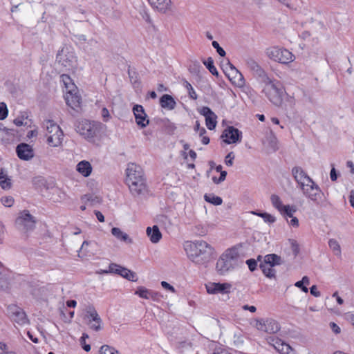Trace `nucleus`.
<instances>
[{"instance_id": "nucleus-1", "label": "nucleus", "mask_w": 354, "mask_h": 354, "mask_svg": "<svg viewBox=\"0 0 354 354\" xmlns=\"http://www.w3.org/2000/svg\"><path fill=\"white\" fill-rule=\"evenodd\" d=\"M185 250L189 259L198 265L209 262L214 253V248L203 240L186 242Z\"/></svg>"}, {"instance_id": "nucleus-2", "label": "nucleus", "mask_w": 354, "mask_h": 354, "mask_svg": "<svg viewBox=\"0 0 354 354\" xmlns=\"http://www.w3.org/2000/svg\"><path fill=\"white\" fill-rule=\"evenodd\" d=\"M239 246H234L225 250L218 259L216 268L220 274H225L238 265Z\"/></svg>"}, {"instance_id": "nucleus-3", "label": "nucleus", "mask_w": 354, "mask_h": 354, "mask_svg": "<svg viewBox=\"0 0 354 354\" xmlns=\"http://www.w3.org/2000/svg\"><path fill=\"white\" fill-rule=\"evenodd\" d=\"M263 93L274 105L280 106L283 102L284 88L279 81L270 80L264 84Z\"/></svg>"}, {"instance_id": "nucleus-4", "label": "nucleus", "mask_w": 354, "mask_h": 354, "mask_svg": "<svg viewBox=\"0 0 354 354\" xmlns=\"http://www.w3.org/2000/svg\"><path fill=\"white\" fill-rule=\"evenodd\" d=\"M266 54L271 60L283 64H288L295 58L290 51L279 46H270L266 48Z\"/></svg>"}, {"instance_id": "nucleus-5", "label": "nucleus", "mask_w": 354, "mask_h": 354, "mask_svg": "<svg viewBox=\"0 0 354 354\" xmlns=\"http://www.w3.org/2000/svg\"><path fill=\"white\" fill-rule=\"evenodd\" d=\"M57 61L68 70H73L77 67V57L75 52L68 47H64L56 56Z\"/></svg>"}, {"instance_id": "nucleus-6", "label": "nucleus", "mask_w": 354, "mask_h": 354, "mask_svg": "<svg viewBox=\"0 0 354 354\" xmlns=\"http://www.w3.org/2000/svg\"><path fill=\"white\" fill-rule=\"evenodd\" d=\"M222 68L225 75L235 84L241 86L244 84V77L239 71L229 61L222 64Z\"/></svg>"}, {"instance_id": "nucleus-7", "label": "nucleus", "mask_w": 354, "mask_h": 354, "mask_svg": "<svg viewBox=\"0 0 354 354\" xmlns=\"http://www.w3.org/2000/svg\"><path fill=\"white\" fill-rule=\"evenodd\" d=\"M304 195L316 203L322 199L323 193L320 187L312 179L310 183H306L305 185L301 187Z\"/></svg>"}, {"instance_id": "nucleus-8", "label": "nucleus", "mask_w": 354, "mask_h": 354, "mask_svg": "<svg viewBox=\"0 0 354 354\" xmlns=\"http://www.w3.org/2000/svg\"><path fill=\"white\" fill-rule=\"evenodd\" d=\"M75 129L77 133L88 140L94 138L97 133V128L95 124L86 120L79 122L75 127Z\"/></svg>"}, {"instance_id": "nucleus-9", "label": "nucleus", "mask_w": 354, "mask_h": 354, "mask_svg": "<svg viewBox=\"0 0 354 354\" xmlns=\"http://www.w3.org/2000/svg\"><path fill=\"white\" fill-rule=\"evenodd\" d=\"M7 313L12 322L19 325L28 323V319L25 311L17 305H9L7 307Z\"/></svg>"}, {"instance_id": "nucleus-10", "label": "nucleus", "mask_w": 354, "mask_h": 354, "mask_svg": "<svg viewBox=\"0 0 354 354\" xmlns=\"http://www.w3.org/2000/svg\"><path fill=\"white\" fill-rule=\"evenodd\" d=\"M86 317L91 329L99 331L102 329V320L93 306H88L86 308Z\"/></svg>"}, {"instance_id": "nucleus-11", "label": "nucleus", "mask_w": 354, "mask_h": 354, "mask_svg": "<svg viewBox=\"0 0 354 354\" xmlns=\"http://www.w3.org/2000/svg\"><path fill=\"white\" fill-rule=\"evenodd\" d=\"M127 184L133 196L145 195L147 192V185L145 176L127 182Z\"/></svg>"}, {"instance_id": "nucleus-12", "label": "nucleus", "mask_w": 354, "mask_h": 354, "mask_svg": "<svg viewBox=\"0 0 354 354\" xmlns=\"http://www.w3.org/2000/svg\"><path fill=\"white\" fill-rule=\"evenodd\" d=\"M15 223L19 227L26 231L32 230L35 226L34 217L27 210L21 212L20 216L17 218Z\"/></svg>"}, {"instance_id": "nucleus-13", "label": "nucleus", "mask_w": 354, "mask_h": 354, "mask_svg": "<svg viewBox=\"0 0 354 354\" xmlns=\"http://www.w3.org/2000/svg\"><path fill=\"white\" fill-rule=\"evenodd\" d=\"M221 138L226 144L237 143L241 141L242 132L232 126L227 127L223 131Z\"/></svg>"}, {"instance_id": "nucleus-14", "label": "nucleus", "mask_w": 354, "mask_h": 354, "mask_svg": "<svg viewBox=\"0 0 354 354\" xmlns=\"http://www.w3.org/2000/svg\"><path fill=\"white\" fill-rule=\"evenodd\" d=\"M256 328L268 333H276L280 329L279 323L273 319L257 320Z\"/></svg>"}, {"instance_id": "nucleus-15", "label": "nucleus", "mask_w": 354, "mask_h": 354, "mask_svg": "<svg viewBox=\"0 0 354 354\" xmlns=\"http://www.w3.org/2000/svg\"><path fill=\"white\" fill-rule=\"evenodd\" d=\"M109 271L111 273L119 274L131 281H136L138 279L135 272L115 263H111L109 265Z\"/></svg>"}, {"instance_id": "nucleus-16", "label": "nucleus", "mask_w": 354, "mask_h": 354, "mask_svg": "<svg viewBox=\"0 0 354 354\" xmlns=\"http://www.w3.org/2000/svg\"><path fill=\"white\" fill-rule=\"evenodd\" d=\"M126 183L145 176L142 167L135 163H129L126 169Z\"/></svg>"}, {"instance_id": "nucleus-17", "label": "nucleus", "mask_w": 354, "mask_h": 354, "mask_svg": "<svg viewBox=\"0 0 354 354\" xmlns=\"http://www.w3.org/2000/svg\"><path fill=\"white\" fill-rule=\"evenodd\" d=\"M199 113L205 118V124L208 129L213 130L217 124V116L208 106H203Z\"/></svg>"}, {"instance_id": "nucleus-18", "label": "nucleus", "mask_w": 354, "mask_h": 354, "mask_svg": "<svg viewBox=\"0 0 354 354\" xmlns=\"http://www.w3.org/2000/svg\"><path fill=\"white\" fill-rule=\"evenodd\" d=\"M16 153L19 159L30 160L34 157L32 147L27 143H20L16 147Z\"/></svg>"}, {"instance_id": "nucleus-19", "label": "nucleus", "mask_w": 354, "mask_h": 354, "mask_svg": "<svg viewBox=\"0 0 354 354\" xmlns=\"http://www.w3.org/2000/svg\"><path fill=\"white\" fill-rule=\"evenodd\" d=\"M133 112L135 115L136 124L141 128H144L149 124V120L142 106L136 104L133 108Z\"/></svg>"}, {"instance_id": "nucleus-20", "label": "nucleus", "mask_w": 354, "mask_h": 354, "mask_svg": "<svg viewBox=\"0 0 354 354\" xmlns=\"http://www.w3.org/2000/svg\"><path fill=\"white\" fill-rule=\"evenodd\" d=\"M292 174L298 183L299 187H302L306 183H310L312 178L300 167H295L292 169Z\"/></svg>"}, {"instance_id": "nucleus-21", "label": "nucleus", "mask_w": 354, "mask_h": 354, "mask_svg": "<svg viewBox=\"0 0 354 354\" xmlns=\"http://www.w3.org/2000/svg\"><path fill=\"white\" fill-rule=\"evenodd\" d=\"M207 292L209 294L227 293L229 292L230 285L229 283H209L205 285Z\"/></svg>"}, {"instance_id": "nucleus-22", "label": "nucleus", "mask_w": 354, "mask_h": 354, "mask_svg": "<svg viewBox=\"0 0 354 354\" xmlns=\"http://www.w3.org/2000/svg\"><path fill=\"white\" fill-rule=\"evenodd\" d=\"M270 344L272 345L275 349H279V346H282V348H280L279 351L281 354H291L292 352V349L289 344L277 337H270Z\"/></svg>"}, {"instance_id": "nucleus-23", "label": "nucleus", "mask_w": 354, "mask_h": 354, "mask_svg": "<svg viewBox=\"0 0 354 354\" xmlns=\"http://www.w3.org/2000/svg\"><path fill=\"white\" fill-rule=\"evenodd\" d=\"M82 99L76 93L73 94L71 91H68L66 97V102L68 106L73 110L80 107Z\"/></svg>"}, {"instance_id": "nucleus-24", "label": "nucleus", "mask_w": 354, "mask_h": 354, "mask_svg": "<svg viewBox=\"0 0 354 354\" xmlns=\"http://www.w3.org/2000/svg\"><path fill=\"white\" fill-rule=\"evenodd\" d=\"M151 7L160 12L165 13L171 6V0H148Z\"/></svg>"}, {"instance_id": "nucleus-25", "label": "nucleus", "mask_w": 354, "mask_h": 354, "mask_svg": "<svg viewBox=\"0 0 354 354\" xmlns=\"http://www.w3.org/2000/svg\"><path fill=\"white\" fill-rule=\"evenodd\" d=\"M160 104L163 109L173 110L176 106V102L171 95L169 94H164L160 98Z\"/></svg>"}, {"instance_id": "nucleus-26", "label": "nucleus", "mask_w": 354, "mask_h": 354, "mask_svg": "<svg viewBox=\"0 0 354 354\" xmlns=\"http://www.w3.org/2000/svg\"><path fill=\"white\" fill-rule=\"evenodd\" d=\"M147 234L153 243H158L162 238V234L157 225H153V227H148Z\"/></svg>"}, {"instance_id": "nucleus-27", "label": "nucleus", "mask_w": 354, "mask_h": 354, "mask_svg": "<svg viewBox=\"0 0 354 354\" xmlns=\"http://www.w3.org/2000/svg\"><path fill=\"white\" fill-rule=\"evenodd\" d=\"M63 136L62 131L48 135L47 137V142L51 147H57L62 144Z\"/></svg>"}, {"instance_id": "nucleus-28", "label": "nucleus", "mask_w": 354, "mask_h": 354, "mask_svg": "<svg viewBox=\"0 0 354 354\" xmlns=\"http://www.w3.org/2000/svg\"><path fill=\"white\" fill-rule=\"evenodd\" d=\"M77 171L84 177L90 176L92 171V167L89 162L86 160L80 161L77 165Z\"/></svg>"}, {"instance_id": "nucleus-29", "label": "nucleus", "mask_w": 354, "mask_h": 354, "mask_svg": "<svg viewBox=\"0 0 354 354\" xmlns=\"http://www.w3.org/2000/svg\"><path fill=\"white\" fill-rule=\"evenodd\" d=\"M111 234L118 240L127 242L129 243H132V239L129 238V235L127 233L123 232L118 227H113L111 229Z\"/></svg>"}, {"instance_id": "nucleus-30", "label": "nucleus", "mask_w": 354, "mask_h": 354, "mask_svg": "<svg viewBox=\"0 0 354 354\" xmlns=\"http://www.w3.org/2000/svg\"><path fill=\"white\" fill-rule=\"evenodd\" d=\"M264 263V265L273 267L281 263V257L275 254H268L265 257Z\"/></svg>"}, {"instance_id": "nucleus-31", "label": "nucleus", "mask_w": 354, "mask_h": 354, "mask_svg": "<svg viewBox=\"0 0 354 354\" xmlns=\"http://www.w3.org/2000/svg\"><path fill=\"white\" fill-rule=\"evenodd\" d=\"M44 126L46 127L48 135L62 131L59 126L57 125L54 121L50 120H46L44 123Z\"/></svg>"}, {"instance_id": "nucleus-32", "label": "nucleus", "mask_w": 354, "mask_h": 354, "mask_svg": "<svg viewBox=\"0 0 354 354\" xmlns=\"http://www.w3.org/2000/svg\"><path fill=\"white\" fill-rule=\"evenodd\" d=\"M0 185L3 189H8L11 187V180L8 178L3 169L0 171Z\"/></svg>"}, {"instance_id": "nucleus-33", "label": "nucleus", "mask_w": 354, "mask_h": 354, "mask_svg": "<svg viewBox=\"0 0 354 354\" xmlns=\"http://www.w3.org/2000/svg\"><path fill=\"white\" fill-rule=\"evenodd\" d=\"M297 212V208L295 205H286L279 213L288 221V218L293 217L294 214Z\"/></svg>"}, {"instance_id": "nucleus-34", "label": "nucleus", "mask_w": 354, "mask_h": 354, "mask_svg": "<svg viewBox=\"0 0 354 354\" xmlns=\"http://www.w3.org/2000/svg\"><path fill=\"white\" fill-rule=\"evenodd\" d=\"M204 199L206 202L214 205H220L223 203V200L220 196H217L214 194H205Z\"/></svg>"}, {"instance_id": "nucleus-35", "label": "nucleus", "mask_w": 354, "mask_h": 354, "mask_svg": "<svg viewBox=\"0 0 354 354\" xmlns=\"http://www.w3.org/2000/svg\"><path fill=\"white\" fill-rule=\"evenodd\" d=\"M270 201L272 206L277 209L279 212L285 208L286 205H283L281 198L276 194H272L270 196Z\"/></svg>"}, {"instance_id": "nucleus-36", "label": "nucleus", "mask_w": 354, "mask_h": 354, "mask_svg": "<svg viewBox=\"0 0 354 354\" xmlns=\"http://www.w3.org/2000/svg\"><path fill=\"white\" fill-rule=\"evenodd\" d=\"M253 73L256 77H259L263 84H266L268 81L271 80L266 71L260 66L259 68H256Z\"/></svg>"}, {"instance_id": "nucleus-37", "label": "nucleus", "mask_w": 354, "mask_h": 354, "mask_svg": "<svg viewBox=\"0 0 354 354\" xmlns=\"http://www.w3.org/2000/svg\"><path fill=\"white\" fill-rule=\"evenodd\" d=\"M203 63L213 75H218V73L214 65V60L212 57H208L207 59L203 60Z\"/></svg>"}, {"instance_id": "nucleus-38", "label": "nucleus", "mask_w": 354, "mask_h": 354, "mask_svg": "<svg viewBox=\"0 0 354 354\" xmlns=\"http://www.w3.org/2000/svg\"><path fill=\"white\" fill-rule=\"evenodd\" d=\"M329 248L333 251L336 256H341V247L337 240L330 239L328 241Z\"/></svg>"}, {"instance_id": "nucleus-39", "label": "nucleus", "mask_w": 354, "mask_h": 354, "mask_svg": "<svg viewBox=\"0 0 354 354\" xmlns=\"http://www.w3.org/2000/svg\"><path fill=\"white\" fill-rule=\"evenodd\" d=\"M252 214L261 217L266 223H273L276 221V218L267 212H257L253 211Z\"/></svg>"}, {"instance_id": "nucleus-40", "label": "nucleus", "mask_w": 354, "mask_h": 354, "mask_svg": "<svg viewBox=\"0 0 354 354\" xmlns=\"http://www.w3.org/2000/svg\"><path fill=\"white\" fill-rule=\"evenodd\" d=\"M183 86L186 88L188 92L189 97L193 100H196L198 95L192 87V84L186 80H183Z\"/></svg>"}, {"instance_id": "nucleus-41", "label": "nucleus", "mask_w": 354, "mask_h": 354, "mask_svg": "<svg viewBox=\"0 0 354 354\" xmlns=\"http://www.w3.org/2000/svg\"><path fill=\"white\" fill-rule=\"evenodd\" d=\"M99 353L100 354H120L115 348L106 344L102 345L100 347Z\"/></svg>"}, {"instance_id": "nucleus-42", "label": "nucleus", "mask_w": 354, "mask_h": 354, "mask_svg": "<svg viewBox=\"0 0 354 354\" xmlns=\"http://www.w3.org/2000/svg\"><path fill=\"white\" fill-rule=\"evenodd\" d=\"M260 268L266 277L269 278L274 277L275 270L271 266L268 268L266 265L261 263Z\"/></svg>"}, {"instance_id": "nucleus-43", "label": "nucleus", "mask_w": 354, "mask_h": 354, "mask_svg": "<svg viewBox=\"0 0 354 354\" xmlns=\"http://www.w3.org/2000/svg\"><path fill=\"white\" fill-rule=\"evenodd\" d=\"M150 290L147 289L145 287H139L136 291V294L139 295L141 298L149 299H150Z\"/></svg>"}, {"instance_id": "nucleus-44", "label": "nucleus", "mask_w": 354, "mask_h": 354, "mask_svg": "<svg viewBox=\"0 0 354 354\" xmlns=\"http://www.w3.org/2000/svg\"><path fill=\"white\" fill-rule=\"evenodd\" d=\"M8 110L5 102H0V120L6 119L8 116Z\"/></svg>"}, {"instance_id": "nucleus-45", "label": "nucleus", "mask_w": 354, "mask_h": 354, "mask_svg": "<svg viewBox=\"0 0 354 354\" xmlns=\"http://www.w3.org/2000/svg\"><path fill=\"white\" fill-rule=\"evenodd\" d=\"M289 242L290 243L291 250L293 252L294 256H297L300 251L299 243L295 239H289Z\"/></svg>"}, {"instance_id": "nucleus-46", "label": "nucleus", "mask_w": 354, "mask_h": 354, "mask_svg": "<svg viewBox=\"0 0 354 354\" xmlns=\"http://www.w3.org/2000/svg\"><path fill=\"white\" fill-rule=\"evenodd\" d=\"M32 184L36 187H46V181L43 177L37 176L32 179Z\"/></svg>"}, {"instance_id": "nucleus-47", "label": "nucleus", "mask_w": 354, "mask_h": 354, "mask_svg": "<svg viewBox=\"0 0 354 354\" xmlns=\"http://www.w3.org/2000/svg\"><path fill=\"white\" fill-rule=\"evenodd\" d=\"M246 66L252 72H254L256 68L259 67V64L252 58H248L246 60Z\"/></svg>"}, {"instance_id": "nucleus-48", "label": "nucleus", "mask_w": 354, "mask_h": 354, "mask_svg": "<svg viewBox=\"0 0 354 354\" xmlns=\"http://www.w3.org/2000/svg\"><path fill=\"white\" fill-rule=\"evenodd\" d=\"M128 75H129L131 82L134 86H136L137 84H139L138 73L135 71H131L130 69V67H129V69H128Z\"/></svg>"}, {"instance_id": "nucleus-49", "label": "nucleus", "mask_w": 354, "mask_h": 354, "mask_svg": "<svg viewBox=\"0 0 354 354\" xmlns=\"http://www.w3.org/2000/svg\"><path fill=\"white\" fill-rule=\"evenodd\" d=\"M207 228L205 226L198 225L195 227V233L198 236H205L207 233Z\"/></svg>"}, {"instance_id": "nucleus-50", "label": "nucleus", "mask_w": 354, "mask_h": 354, "mask_svg": "<svg viewBox=\"0 0 354 354\" xmlns=\"http://www.w3.org/2000/svg\"><path fill=\"white\" fill-rule=\"evenodd\" d=\"M2 204L6 207H11L14 203V198L12 196H4L1 199Z\"/></svg>"}, {"instance_id": "nucleus-51", "label": "nucleus", "mask_w": 354, "mask_h": 354, "mask_svg": "<svg viewBox=\"0 0 354 354\" xmlns=\"http://www.w3.org/2000/svg\"><path fill=\"white\" fill-rule=\"evenodd\" d=\"M212 46L216 50V52L220 56L224 57L225 55V51L220 46L219 44L216 41H212Z\"/></svg>"}, {"instance_id": "nucleus-52", "label": "nucleus", "mask_w": 354, "mask_h": 354, "mask_svg": "<svg viewBox=\"0 0 354 354\" xmlns=\"http://www.w3.org/2000/svg\"><path fill=\"white\" fill-rule=\"evenodd\" d=\"M246 264L252 272L254 271L257 266V262L254 259H248L246 261Z\"/></svg>"}, {"instance_id": "nucleus-53", "label": "nucleus", "mask_w": 354, "mask_h": 354, "mask_svg": "<svg viewBox=\"0 0 354 354\" xmlns=\"http://www.w3.org/2000/svg\"><path fill=\"white\" fill-rule=\"evenodd\" d=\"M234 159V155L233 152H230L225 158V162L227 166H232L233 165V160Z\"/></svg>"}, {"instance_id": "nucleus-54", "label": "nucleus", "mask_w": 354, "mask_h": 354, "mask_svg": "<svg viewBox=\"0 0 354 354\" xmlns=\"http://www.w3.org/2000/svg\"><path fill=\"white\" fill-rule=\"evenodd\" d=\"M26 118L24 116L17 117L14 120L13 122L17 127L26 125V122H24V120Z\"/></svg>"}, {"instance_id": "nucleus-55", "label": "nucleus", "mask_w": 354, "mask_h": 354, "mask_svg": "<svg viewBox=\"0 0 354 354\" xmlns=\"http://www.w3.org/2000/svg\"><path fill=\"white\" fill-rule=\"evenodd\" d=\"M62 77V80L66 86V88H69V84H71V77H69V75H62L61 76Z\"/></svg>"}, {"instance_id": "nucleus-56", "label": "nucleus", "mask_w": 354, "mask_h": 354, "mask_svg": "<svg viewBox=\"0 0 354 354\" xmlns=\"http://www.w3.org/2000/svg\"><path fill=\"white\" fill-rule=\"evenodd\" d=\"M102 116L104 122H107L110 118L109 112L105 107L102 109Z\"/></svg>"}, {"instance_id": "nucleus-57", "label": "nucleus", "mask_w": 354, "mask_h": 354, "mask_svg": "<svg viewBox=\"0 0 354 354\" xmlns=\"http://www.w3.org/2000/svg\"><path fill=\"white\" fill-rule=\"evenodd\" d=\"M310 292L311 295L316 297H319L321 295L320 292L317 290V288L315 285H313V286L310 287Z\"/></svg>"}, {"instance_id": "nucleus-58", "label": "nucleus", "mask_w": 354, "mask_h": 354, "mask_svg": "<svg viewBox=\"0 0 354 354\" xmlns=\"http://www.w3.org/2000/svg\"><path fill=\"white\" fill-rule=\"evenodd\" d=\"M295 286L297 288H301V290L307 293L308 292V288L304 285V283L301 282V281H297L295 284Z\"/></svg>"}, {"instance_id": "nucleus-59", "label": "nucleus", "mask_w": 354, "mask_h": 354, "mask_svg": "<svg viewBox=\"0 0 354 354\" xmlns=\"http://www.w3.org/2000/svg\"><path fill=\"white\" fill-rule=\"evenodd\" d=\"M161 286L165 288V289H167L168 290H170L171 292H175V288L171 286L170 285L169 283H168L166 281H162L161 282Z\"/></svg>"}, {"instance_id": "nucleus-60", "label": "nucleus", "mask_w": 354, "mask_h": 354, "mask_svg": "<svg viewBox=\"0 0 354 354\" xmlns=\"http://www.w3.org/2000/svg\"><path fill=\"white\" fill-rule=\"evenodd\" d=\"M330 327L331 330L335 333L339 334L341 332L340 328L334 322L330 323Z\"/></svg>"}, {"instance_id": "nucleus-61", "label": "nucleus", "mask_w": 354, "mask_h": 354, "mask_svg": "<svg viewBox=\"0 0 354 354\" xmlns=\"http://www.w3.org/2000/svg\"><path fill=\"white\" fill-rule=\"evenodd\" d=\"M287 221L290 225L295 227H299V220L297 217L293 216L291 218V220L290 221L288 220Z\"/></svg>"}, {"instance_id": "nucleus-62", "label": "nucleus", "mask_w": 354, "mask_h": 354, "mask_svg": "<svg viewBox=\"0 0 354 354\" xmlns=\"http://www.w3.org/2000/svg\"><path fill=\"white\" fill-rule=\"evenodd\" d=\"M330 178L332 181H335L337 178V174L334 167H333L330 170Z\"/></svg>"}, {"instance_id": "nucleus-63", "label": "nucleus", "mask_w": 354, "mask_h": 354, "mask_svg": "<svg viewBox=\"0 0 354 354\" xmlns=\"http://www.w3.org/2000/svg\"><path fill=\"white\" fill-rule=\"evenodd\" d=\"M160 295L157 292H153L152 290L150 291V299L153 300H158L160 299Z\"/></svg>"}, {"instance_id": "nucleus-64", "label": "nucleus", "mask_w": 354, "mask_h": 354, "mask_svg": "<svg viewBox=\"0 0 354 354\" xmlns=\"http://www.w3.org/2000/svg\"><path fill=\"white\" fill-rule=\"evenodd\" d=\"M349 202L351 205L354 208V190H351L350 192Z\"/></svg>"}]
</instances>
